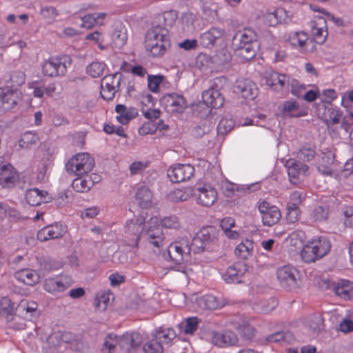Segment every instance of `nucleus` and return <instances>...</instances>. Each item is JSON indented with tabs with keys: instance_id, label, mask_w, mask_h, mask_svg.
Returning <instances> with one entry per match:
<instances>
[{
	"instance_id": "nucleus-16",
	"label": "nucleus",
	"mask_w": 353,
	"mask_h": 353,
	"mask_svg": "<svg viewBox=\"0 0 353 353\" xmlns=\"http://www.w3.org/2000/svg\"><path fill=\"white\" fill-rule=\"evenodd\" d=\"M193 194L196 202L205 207L212 205L217 199V192L215 188L205 185L195 189Z\"/></svg>"
},
{
	"instance_id": "nucleus-61",
	"label": "nucleus",
	"mask_w": 353,
	"mask_h": 353,
	"mask_svg": "<svg viewBox=\"0 0 353 353\" xmlns=\"http://www.w3.org/2000/svg\"><path fill=\"white\" fill-rule=\"evenodd\" d=\"M199 320L197 317H190L185 319L183 327L184 332L187 334H193L198 327Z\"/></svg>"
},
{
	"instance_id": "nucleus-46",
	"label": "nucleus",
	"mask_w": 353,
	"mask_h": 353,
	"mask_svg": "<svg viewBox=\"0 0 353 353\" xmlns=\"http://www.w3.org/2000/svg\"><path fill=\"white\" fill-rule=\"evenodd\" d=\"M72 187L78 192H87L92 188V182L86 176H79V177L73 180Z\"/></svg>"
},
{
	"instance_id": "nucleus-49",
	"label": "nucleus",
	"mask_w": 353,
	"mask_h": 353,
	"mask_svg": "<svg viewBox=\"0 0 353 353\" xmlns=\"http://www.w3.org/2000/svg\"><path fill=\"white\" fill-rule=\"evenodd\" d=\"M105 68L103 62L94 61L87 66L86 72L93 78H98L103 74Z\"/></svg>"
},
{
	"instance_id": "nucleus-18",
	"label": "nucleus",
	"mask_w": 353,
	"mask_h": 353,
	"mask_svg": "<svg viewBox=\"0 0 353 353\" xmlns=\"http://www.w3.org/2000/svg\"><path fill=\"white\" fill-rule=\"evenodd\" d=\"M72 284V281L70 277L48 278L44 282L43 289L49 293L55 294L65 290Z\"/></svg>"
},
{
	"instance_id": "nucleus-21",
	"label": "nucleus",
	"mask_w": 353,
	"mask_h": 353,
	"mask_svg": "<svg viewBox=\"0 0 353 353\" xmlns=\"http://www.w3.org/2000/svg\"><path fill=\"white\" fill-rule=\"evenodd\" d=\"M19 179V173L12 165L8 163L0 166V184L3 187H12Z\"/></svg>"
},
{
	"instance_id": "nucleus-30",
	"label": "nucleus",
	"mask_w": 353,
	"mask_h": 353,
	"mask_svg": "<svg viewBox=\"0 0 353 353\" xmlns=\"http://www.w3.org/2000/svg\"><path fill=\"white\" fill-rule=\"evenodd\" d=\"M282 112L285 117H301L307 114V111L301 108L295 100L285 101L282 105Z\"/></svg>"
},
{
	"instance_id": "nucleus-3",
	"label": "nucleus",
	"mask_w": 353,
	"mask_h": 353,
	"mask_svg": "<svg viewBox=\"0 0 353 353\" xmlns=\"http://www.w3.org/2000/svg\"><path fill=\"white\" fill-rule=\"evenodd\" d=\"M219 230L214 226L201 228L192 239V251L195 253L204 250L214 251L219 247Z\"/></svg>"
},
{
	"instance_id": "nucleus-54",
	"label": "nucleus",
	"mask_w": 353,
	"mask_h": 353,
	"mask_svg": "<svg viewBox=\"0 0 353 353\" xmlns=\"http://www.w3.org/2000/svg\"><path fill=\"white\" fill-rule=\"evenodd\" d=\"M143 350L145 353H163L162 344L152 337L151 340L145 343Z\"/></svg>"
},
{
	"instance_id": "nucleus-44",
	"label": "nucleus",
	"mask_w": 353,
	"mask_h": 353,
	"mask_svg": "<svg viewBox=\"0 0 353 353\" xmlns=\"http://www.w3.org/2000/svg\"><path fill=\"white\" fill-rule=\"evenodd\" d=\"M308 170V166L303 163H295L292 166H290L288 170V175L290 181L295 183L296 181L293 179L299 178V175H305Z\"/></svg>"
},
{
	"instance_id": "nucleus-27",
	"label": "nucleus",
	"mask_w": 353,
	"mask_h": 353,
	"mask_svg": "<svg viewBox=\"0 0 353 353\" xmlns=\"http://www.w3.org/2000/svg\"><path fill=\"white\" fill-rule=\"evenodd\" d=\"M14 276L19 281L28 285L37 284L40 279L39 274L35 270L29 268L19 270L15 272Z\"/></svg>"
},
{
	"instance_id": "nucleus-33",
	"label": "nucleus",
	"mask_w": 353,
	"mask_h": 353,
	"mask_svg": "<svg viewBox=\"0 0 353 353\" xmlns=\"http://www.w3.org/2000/svg\"><path fill=\"white\" fill-rule=\"evenodd\" d=\"M336 294L344 299H353V283L347 280H341L334 284Z\"/></svg>"
},
{
	"instance_id": "nucleus-43",
	"label": "nucleus",
	"mask_w": 353,
	"mask_h": 353,
	"mask_svg": "<svg viewBox=\"0 0 353 353\" xmlns=\"http://www.w3.org/2000/svg\"><path fill=\"white\" fill-rule=\"evenodd\" d=\"M239 34V45L255 44L256 46H259L257 35L252 29L245 28Z\"/></svg>"
},
{
	"instance_id": "nucleus-8",
	"label": "nucleus",
	"mask_w": 353,
	"mask_h": 353,
	"mask_svg": "<svg viewBox=\"0 0 353 353\" xmlns=\"http://www.w3.org/2000/svg\"><path fill=\"white\" fill-rule=\"evenodd\" d=\"M71 63V58L67 55L51 57L43 62L42 72L45 76L51 77L63 76Z\"/></svg>"
},
{
	"instance_id": "nucleus-36",
	"label": "nucleus",
	"mask_w": 353,
	"mask_h": 353,
	"mask_svg": "<svg viewBox=\"0 0 353 353\" xmlns=\"http://www.w3.org/2000/svg\"><path fill=\"white\" fill-rule=\"evenodd\" d=\"M153 194L145 186L139 188L136 193V200L142 208H148L152 205Z\"/></svg>"
},
{
	"instance_id": "nucleus-14",
	"label": "nucleus",
	"mask_w": 353,
	"mask_h": 353,
	"mask_svg": "<svg viewBox=\"0 0 353 353\" xmlns=\"http://www.w3.org/2000/svg\"><path fill=\"white\" fill-rule=\"evenodd\" d=\"M194 168L190 164H178L171 166L168 170V176L173 183L189 180L194 174Z\"/></svg>"
},
{
	"instance_id": "nucleus-62",
	"label": "nucleus",
	"mask_w": 353,
	"mask_h": 353,
	"mask_svg": "<svg viewBox=\"0 0 353 353\" xmlns=\"http://www.w3.org/2000/svg\"><path fill=\"white\" fill-rule=\"evenodd\" d=\"M288 213L286 220L288 223H293L297 221L301 217V210L299 207L287 205Z\"/></svg>"
},
{
	"instance_id": "nucleus-12",
	"label": "nucleus",
	"mask_w": 353,
	"mask_h": 353,
	"mask_svg": "<svg viewBox=\"0 0 353 353\" xmlns=\"http://www.w3.org/2000/svg\"><path fill=\"white\" fill-rule=\"evenodd\" d=\"M122 79L121 73H114L105 76L101 83V95L103 99L107 101L112 100L115 93L119 90L120 83Z\"/></svg>"
},
{
	"instance_id": "nucleus-28",
	"label": "nucleus",
	"mask_w": 353,
	"mask_h": 353,
	"mask_svg": "<svg viewBox=\"0 0 353 353\" xmlns=\"http://www.w3.org/2000/svg\"><path fill=\"white\" fill-rule=\"evenodd\" d=\"M319 259L327 254L331 250V243L327 238L320 236L308 241Z\"/></svg>"
},
{
	"instance_id": "nucleus-58",
	"label": "nucleus",
	"mask_w": 353,
	"mask_h": 353,
	"mask_svg": "<svg viewBox=\"0 0 353 353\" xmlns=\"http://www.w3.org/2000/svg\"><path fill=\"white\" fill-rule=\"evenodd\" d=\"M308 327L314 333L320 332L323 327V319L319 314H315L308 321Z\"/></svg>"
},
{
	"instance_id": "nucleus-64",
	"label": "nucleus",
	"mask_w": 353,
	"mask_h": 353,
	"mask_svg": "<svg viewBox=\"0 0 353 353\" xmlns=\"http://www.w3.org/2000/svg\"><path fill=\"white\" fill-rule=\"evenodd\" d=\"M236 189V185L227 180L222 181L221 183V190L223 193L228 197L232 196Z\"/></svg>"
},
{
	"instance_id": "nucleus-25",
	"label": "nucleus",
	"mask_w": 353,
	"mask_h": 353,
	"mask_svg": "<svg viewBox=\"0 0 353 353\" xmlns=\"http://www.w3.org/2000/svg\"><path fill=\"white\" fill-rule=\"evenodd\" d=\"M343 113L339 108L332 104L325 106L321 119L327 126L338 124L342 119Z\"/></svg>"
},
{
	"instance_id": "nucleus-20",
	"label": "nucleus",
	"mask_w": 353,
	"mask_h": 353,
	"mask_svg": "<svg viewBox=\"0 0 353 353\" xmlns=\"http://www.w3.org/2000/svg\"><path fill=\"white\" fill-rule=\"evenodd\" d=\"M224 34L223 29L212 27L200 35L199 41L203 47L212 48L219 40L223 38Z\"/></svg>"
},
{
	"instance_id": "nucleus-52",
	"label": "nucleus",
	"mask_w": 353,
	"mask_h": 353,
	"mask_svg": "<svg viewBox=\"0 0 353 353\" xmlns=\"http://www.w3.org/2000/svg\"><path fill=\"white\" fill-rule=\"evenodd\" d=\"M293 339L290 332H279L269 336L267 340L270 343H290Z\"/></svg>"
},
{
	"instance_id": "nucleus-11",
	"label": "nucleus",
	"mask_w": 353,
	"mask_h": 353,
	"mask_svg": "<svg viewBox=\"0 0 353 353\" xmlns=\"http://www.w3.org/2000/svg\"><path fill=\"white\" fill-rule=\"evenodd\" d=\"M160 103L168 113H181L188 106L185 97L176 92L164 94Z\"/></svg>"
},
{
	"instance_id": "nucleus-9",
	"label": "nucleus",
	"mask_w": 353,
	"mask_h": 353,
	"mask_svg": "<svg viewBox=\"0 0 353 353\" xmlns=\"http://www.w3.org/2000/svg\"><path fill=\"white\" fill-rule=\"evenodd\" d=\"M276 275L281 285L288 290L299 288L300 272L295 267L290 265L280 267L277 269Z\"/></svg>"
},
{
	"instance_id": "nucleus-23",
	"label": "nucleus",
	"mask_w": 353,
	"mask_h": 353,
	"mask_svg": "<svg viewBox=\"0 0 353 353\" xmlns=\"http://www.w3.org/2000/svg\"><path fill=\"white\" fill-rule=\"evenodd\" d=\"M196 304L201 310H214L225 305V300L212 294H206L196 299Z\"/></svg>"
},
{
	"instance_id": "nucleus-22",
	"label": "nucleus",
	"mask_w": 353,
	"mask_h": 353,
	"mask_svg": "<svg viewBox=\"0 0 353 353\" xmlns=\"http://www.w3.org/2000/svg\"><path fill=\"white\" fill-rule=\"evenodd\" d=\"M234 92L241 94L245 99H253L257 94V88L250 79H241L236 81Z\"/></svg>"
},
{
	"instance_id": "nucleus-6",
	"label": "nucleus",
	"mask_w": 353,
	"mask_h": 353,
	"mask_svg": "<svg viewBox=\"0 0 353 353\" xmlns=\"http://www.w3.org/2000/svg\"><path fill=\"white\" fill-rule=\"evenodd\" d=\"M94 166V158L88 153L81 152L72 156L67 161L65 170L70 175L82 176L90 172Z\"/></svg>"
},
{
	"instance_id": "nucleus-2",
	"label": "nucleus",
	"mask_w": 353,
	"mask_h": 353,
	"mask_svg": "<svg viewBox=\"0 0 353 353\" xmlns=\"http://www.w3.org/2000/svg\"><path fill=\"white\" fill-rule=\"evenodd\" d=\"M159 22L163 21L164 26L153 23L145 37V48L153 57H162L170 47L168 27L172 26L176 19L174 11L165 12L157 17Z\"/></svg>"
},
{
	"instance_id": "nucleus-34",
	"label": "nucleus",
	"mask_w": 353,
	"mask_h": 353,
	"mask_svg": "<svg viewBox=\"0 0 353 353\" xmlns=\"http://www.w3.org/2000/svg\"><path fill=\"white\" fill-rule=\"evenodd\" d=\"M285 39L294 47L303 49L306 47L309 37L303 32H290L285 35Z\"/></svg>"
},
{
	"instance_id": "nucleus-10",
	"label": "nucleus",
	"mask_w": 353,
	"mask_h": 353,
	"mask_svg": "<svg viewBox=\"0 0 353 353\" xmlns=\"http://www.w3.org/2000/svg\"><path fill=\"white\" fill-rule=\"evenodd\" d=\"M263 224L265 226H272L278 223L281 218L280 210L275 205H271L264 200H259L256 203Z\"/></svg>"
},
{
	"instance_id": "nucleus-29",
	"label": "nucleus",
	"mask_w": 353,
	"mask_h": 353,
	"mask_svg": "<svg viewBox=\"0 0 353 353\" xmlns=\"http://www.w3.org/2000/svg\"><path fill=\"white\" fill-rule=\"evenodd\" d=\"M117 343L121 349L128 352L131 347H136L141 345V338L139 334L133 333H125L123 334L118 340Z\"/></svg>"
},
{
	"instance_id": "nucleus-32",
	"label": "nucleus",
	"mask_w": 353,
	"mask_h": 353,
	"mask_svg": "<svg viewBox=\"0 0 353 353\" xmlns=\"http://www.w3.org/2000/svg\"><path fill=\"white\" fill-rule=\"evenodd\" d=\"M48 192L44 190H40L38 188L29 189L26 193V199L27 203L32 206H37L41 203H46V196Z\"/></svg>"
},
{
	"instance_id": "nucleus-5",
	"label": "nucleus",
	"mask_w": 353,
	"mask_h": 353,
	"mask_svg": "<svg viewBox=\"0 0 353 353\" xmlns=\"http://www.w3.org/2000/svg\"><path fill=\"white\" fill-rule=\"evenodd\" d=\"M228 84V79L223 76L214 78L208 90L202 93L205 104L211 108H220L224 103V98L221 90Z\"/></svg>"
},
{
	"instance_id": "nucleus-45",
	"label": "nucleus",
	"mask_w": 353,
	"mask_h": 353,
	"mask_svg": "<svg viewBox=\"0 0 353 353\" xmlns=\"http://www.w3.org/2000/svg\"><path fill=\"white\" fill-rule=\"evenodd\" d=\"M236 330L240 335L247 340L253 338L256 333L254 327L246 320H243L241 323L236 326Z\"/></svg>"
},
{
	"instance_id": "nucleus-17",
	"label": "nucleus",
	"mask_w": 353,
	"mask_h": 353,
	"mask_svg": "<svg viewBox=\"0 0 353 353\" xmlns=\"http://www.w3.org/2000/svg\"><path fill=\"white\" fill-rule=\"evenodd\" d=\"M65 228L60 223H55L43 227L37 232V238L41 241L61 238L65 233Z\"/></svg>"
},
{
	"instance_id": "nucleus-31",
	"label": "nucleus",
	"mask_w": 353,
	"mask_h": 353,
	"mask_svg": "<svg viewBox=\"0 0 353 353\" xmlns=\"http://www.w3.org/2000/svg\"><path fill=\"white\" fill-rule=\"evenodd\" d=\"M334 154L331 152L322 154L317 169L323 175L331 176L334 172Z\"/></svg>"
},
{
	"instance_id": "nucleus-37",
	"label": "nucleus",
	"mask_w": 353,
	"mask_h": 353,
	"mask_svg": "<svg viewBox=\"0 0 353 353\" xmlns=\"http://www.w3.org/2000/svg\"><path fill=\"white\" fill-rule=\"evenodd\" d=\"M106 17L105 12L94 13L91 14H87L81 17V27L90 29L94 26L102 25L103 21Z\"/></svg>"
},
{
	"instance_id": "nucleus-40",
	"label": "nucleus",
	"mask_w": 353,
	"mask_h": 353,
	"mask_svg": "<svg viewBox=\"0 0 353 353\" xmlns=\"http://www.w3.org/2000/svg\"><path fill=\"white\" fill-rule=\"evenodd\" d=\"M39 141L38 134L32 131L24 132L19 141V146L21 149H28L36 145Z\"/></svg>"
},
{
	"instance_id": "nucleus-19",
	"label": "nucleus",
	"mask_w": 353,
	"mask_h": 353,
	"mask_svg": "<svg viewBox=\"0 0 353 353\" xmlns=\"http://www.w3.org/2000/svg\"><path fill=\"white\" fill-rule=\"evenodd\" d=\"M248 271V266L243 262H238L230 266L224 274V280L227 283H240L242 277Z\"/></svg>"
},
{
	"instance_id": "nucleus-35",
	"label": "nucleus",
	"mask_w": 353,
	"mask_h": 353,
	"mask_svg": "<svg viewBox=\"0 0 353 353\" xmlns=\"http://www.w3.org/2000/svg\"><path fill=\"white\" fill-rule=\"evenodd\" d=\"M37 306L33 301L22 299L16 307V311L24 318L30 319L36 312Z\"/></svg>"
},
{
	"instance_id": "nucleus-50",
	"label": "nucleus",
	"mask_w": 353,
	"mask_h": 353,
	"mask_svg": "<svg viewBox=\"0 0 353 353\" xmlns=\"http://www.w3.org/2000/svg\"><path fill=\"white\" fill-rule=\"evenodd\" d=\"M301 256L303 261L307 263L314 262L319 259L316 253L315 254V252L308 242L303 246L301 252Z\"/></svg>"
},
{
	"instance_id": "nucleus-39",
	"label": "nucleus",
	"mask_w": 353,
	"mask_h": 353,
	"mask_svg": "<svg viewBox=\"0 0 353 353\" xmlns=\"http://www.w3.org/2000/svg\"><path fill=\"white\" fill-rule=\"evenodd\" d=\"M254 243L252 240L246 239L241 241L234 250L235 254L242 259H248L252 254Z\"/></svg>"
},
{
	"instance_id": "nucleus-59",
	"label": "nucleus",
	"mask_w": 353,
	"mask_h": 353,
	"mask_svg": "<svg viewBox=\"0 0 353 353\" xmlns=\"http://www.w3.org/2000/svg\"><path fill=\"white\" fill-rule=\"evenodd\" d=\"M161 225H159L161 228L164 227L165 228L170 229H179L181 227V223L179 218L176 216H165L161 221Z\"/></svg>"
},
{
	"instance_id": "nucleus-1",
	"label": "nucleus",
	"mask_w": 353,
	"mask_h": 353,
	"mask_svg": "<svg viewBox=\"0 0 353 353\" xmlns=\"http://www.w3.org/2000/svg\"><path fill=\"white\" fill-rule=\"evenodd\" d=\"M124 231L125 236L131 241L130 245L138 246L141 234L146 241L153 246L154 252H160L166 245L163 229L157 223V219H151L146 223L143 219L129 220L125 225Z\"/></svg>"
},
{
	"instance_id": "nucleus-51",
	"label": "nucleus",
	"mask_w": 353,
	"mask_h": 353,
	"mask_svg": "<svg viewBox=\"0 0 353 353\" xmlns=\"http://www.w3.org/2000/svg\"><path fill=\"white\" fill-rule=\"evenodd\" d=\"M165 79V77L162 74L151 75L148 74V86L149 90L154 93L159 91V85Z\"/></svg>"
},
{
	"instance_id": "nucleus-56",
	"label": "nucleus",
	"mask_w": 353,
	"mask_h": 353,
	"mask_svg": "<svg viewBox=\"0 0 353 353\" xmlns=\"http://www.w3.org/2000/svg\"><path fill=\"white\" fill-rule=\"evenodd\" d=\"M258 48L255 44L239 45L240 54L245 59H251L255 57Z\"/></svg>"
},
{
	"instance_id": "nucleus-38",
	"label": "nucleus",
	"mask_w": 353,
	"mask_h": 353,
	"mask_svg": "<svg viewBox=\"0 0 353 353\" xmlns=\"http://www.w3.org/2000/svg\"><path fill=\"white\" fill-rule=\"evenodd\" d=\"M152 337L160 342L163 347L164 345L170 344L176 337L175 331L171 328H159L154 332Z\"/></svg>"
},
{
	"instance_id": "nucleus-63",
	"label": "nucleus",
	"mask_w": 353,
	"mask_h": 353,
	"mask_svg": "<svg viewBox=\"0 0 353 353\" xmlns=\"http://www.w3.org/2000/svg\"><path fill=\"white\" fill-rule=\"evenodd\" d=\"M40 13L43 18L49 21H54L59 14L58 10L53 6H46L41 8Z\"/></svg>"
},
{
	"instance_id": "nucleus-24",
	"label": "nucleus",
	"mask_w": 353,
	"mask_h": 353,
	"mask_svg": "<svg viewBox=\"0 0 353 353\" xmlns=\"http://www.w3.org/2000/svg\"><path fill=\"white\" fill-rule=\"evenodd\" d=\"M115 111L118 114L117 116V121L123 125L128 123L130 120L138 116V110L136 108H128L123 104L117 105Z\"/></svg>"
},
{
	"instance_id": "nucleus-4",
	"label": "nucleus",
	"mask_w": 353,
	"mask_h": 353,
	"mask_svg": "<svg viewBox=\"0 0 353 353\" xmlns=\"http://www.w3.org/2000/svg\"><path fill=\"white\" fill-rule=\"evenodd\" d=\"M192 251V242L190 244L188 239H182L172 243L168 248L170 259L177 265L176 270L185 272L183 265L190 259V252Z\"/></svg>"
},
{
	"instance_id": "nucleus-7",
	"label": "nucleus",
	"mask_w": 353,
	"mask_h": 353,
	"mask_svg": "<svg viewBox=\"0 0 353 353\" xmlns=\"http://www.w3.org/2000/svg\"><path fill=\"white\" fill-rule=\"evenodd\" d=\"M263 79L265 81L264 83L274 90L279 91L277 83H275V81H278L280 89H290L292 94L299 97L298 81L288 75L272 71L267 74Z\"/></svg>"
},
{
	"instance_id": "nucleus-26",
	"label": "nucleus",
	"mask_w": 353,
	"mask_h": 353,
	"mask_svg": "<svg viewBox=\"0 0 353 353\" xmlns=\"http://www.w3.org/2000/svg\"><path fill=\"white\" fill-rule=\"evenodd\" d=\"M326 28V21L323 18H319L316 21L312 22V34L314 41L319 44H323L327 37V30Z\"/></svg>"
},
{
	"instance_id": "nucleus-42",
	"label": "nucleus",
	"mask_w": 353,
	"mask_h": 353,
	"mask_svg": "<svg viewBox=\"0 0 353 353\" xmlns=\"http://www.w3.org/2000/svg\"><path fill=\"white\" fill-rule=\"evenodd\" d=\"M113 45L117 48H121L128 39L127 32L122 26H117L112 33Z\"/></svg>"
},
{
	"instance_id": "nucleus-48",
	"label": "nucleus",
	"mask_w": 353,
	"mask_h": 353,
	"mask_svg": "<svg viewBox=\"0 0 353 353\" xmlns=\"http://www.w3.org/2000/svg\"><path fill=\"white\" fill-rule=\"evenodd\" d=\"M330 210L327 205H317L311 213L312 219L315 221H323L327 219Z\"/></svg>"
},
{
	"instance_id": "nucleus-60",
	"label": "nucleus",
	"mask_w": 353,
	"mask_h": 353,
	"mask_svg": "<svg viewBox=\"0 0 353 353\" xmlns=\"http://www.w3.org/2000/svg\"><path fill=\"white\" fill-rule=\"evenodd\" d=\"M234 126V122L232 119L223 118L217 126V132L221 134H225L230 132Z\"/></svg>"
},
{
	"instance_id": "nucleus-57",
	"label": "nucleus",
	"mask_w": 353,
	"mask_h": 353,
	"mask_svg": "<svg viewBox=\"0 0 353 353\" xmlns=\"http://www.w3.org/2000/svg\"><path fill=\"white\" fill-rule=\"evenodd\" d=\"M305 199V193L303 190H296L292 192L290 196V201L287 205L299 207Z\"/></svg>"
},
{
	"instance_id": "nucleus-15",
	"label": "nucleus",
	"mask_w": 353,
	"mask_h": 353,
	"mask_svg": "<svg viewBox=\"0 0 353 353\" xmlns=\"http://www.w3.org/2000/svg\"><path fill=\"white\" fill-rule=\"evenodd\" d=\"M210 339L213 345L220 347L236 345L239 342L237 335L231 330H224L223 332L212 331Z\"/></svg>"
},
{
	"instance_id": "nucleus-55",
	"label": "nucleus",
	"mask_w": 353,
	"mask_h": 353,
	"mask_svg": "<svg viewBox=\"0 0 353 353\" xmlns=\"http://www.w3.org/2000/svg\"><path fill=\"white\" fill-rule=\"evenodd\" d=\"M14 312V304L8 296L2 297L0 300V314L12 315Z\"/></svg>"
},
{
	"instance_id": "nucleus-47",
	"label": "nucleus",
	"mask_w": 353,
	"mask_h": 353,
	"mask_svg": "<svg viewBox=\"0 0 353 353\" xmlns=\"http://www.w3.org/2000/svg\"><path fill=\"white\" fill-rule=\"evenodd\" d=\"M284 10L282 8H278L273 12H268L264 14L265 23L269 26H275L281 21L282 14Z\"/></svg>"
},
{
	"instance_id": "nucleus-53",
	"label": "nucleus",
	"mask_w": 353,
	"mask_h": 353,
	"mask_svg": "<svg viewBox=\"0 0 353 353\" xmlns=\"http://www.w3.org/2000/svg\"><path fill=\"white\" fill-rule=\"evenodd\" d=\"M117 344V336L108 334L105 340L101 350V353H114Z\"/></svg>"
},
{
	"instance_id": "nucleus-41",
	"label": "nucleus",
	"mask_w": 353,
	"mask_h": 353,
	"mask_svg": "<svg viewBox=\"0 0 353 353\" xmlns=\"http://www.w3.org/2000/svg\"><path fill=\"white\" fill-rule=\"evenodd\" d=\"M61 338V341L64 343H69L70 347L77 352H80L82 350L83 348V344L81 342V341L74 339L70 340V333H64L62 334H54L53 335L50 336L48 339V340L53 341L54 339H57L58 338Z\"/></svg>"
},
{
	"instance_id": "nucleus-13",
	"label": "nucleus",
	"mask_w": 353,
	"mask_h": 353,
	"mask_svg": "<svg viewBox=\"0 0 353 353\" xmlns=\"http://www.w3.org/2000/svg\"><path fill=\"white\" fill-rule=\"evenodd\" d=\"M21 99V92L17 88H6L0 90V110L14 108Z\"/></svg>"
}]
</instances>
